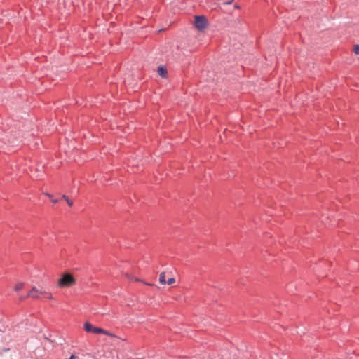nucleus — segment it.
<instances>
[{"label":"nucleus","mask_w":359,"mask_h":359,"mask_svg":"<svg viewBox=\"0 0 359 359\" xmlns=\"http://www.w3.org/2000/svg\"><path fill=\"white\" fill-rule=\"evenodd\" d=\"M83 328L86 332H89V333L91 332L93 334H102L111 337H117L114 334H113L106 330H104L102 328L95 327V326L93 325L91 323H90L89 322H86L83 324Z\"/></svg>","instance_id":"nucleus-1"},{"label":"nucleus","mask_w":359,"mask_h":359,"mask_svg":"<svg viewBox=\"0 0 359 359\" xmlns=\"http://www.w3.org/2000/svg\"><path fill=\"white\" fill-rule=\"evenodd\" d=\"M76 283V279L69 273L63 274L57 281L60 287H69Z\"/></svg>","instance_id":"nucleus-2"},{"label":"nucleus","mask_w":359,"mask_h":359,"mask_svg":"<svg viewBox=\"0 0 359 359\" xmlns=\"http://www.w3.org/2000/svg\"><path fill=\"white\" fill-rule=\"evenodd\" d=\"M194 25L198 30H204L208 25L207 18L204 15L195 16Z\"/></svg>","instance_id":"nucleus-3"},{"label":"nucleus","mask_w":359,"mask_h":359,"mask_svg":"<svg viewBox=\"0 0 359 359\" xmlns=\"http://www.w3.org/2000/svg\"><path fill=\"white\" fill-rule=\"evenodd\" d=\"M41 290H38L36 287H33L32 290L28 292L27 297L33 299H39L42 297L40 294Z\"/></svg>","instance_id":"nucleus-4"},{"label":"nucleus","mask_w":359,"mask_h":359,"mask_svg":"<svg viewBox=\"0 0 359 359\" xmlns=\"http://www.w3.org/2000/svg\"><path fill=\"white\" fill-rule=\"evenodd\" d=\"M172 273L171 271H165L160 273L159 276V282L161 284H166V280L168 279V276H170Z\"/></svg>","instance_id":"nucleus-5"},{"label":"nucleus","mask_w":359,"mask_h":359,"mask_svg":"<svg viewBox=\"0 0 359 359\" xmlns=\"http://www.w3.org/2000/svg\"><path fill=\"white\" fill-rule=\"evenodd\" d=\"M40 294L42 295L41 297H43V298L48 299H53L52 294L50 292H46L45 290L41 291Z\"/></svg>","instance_id":"nucleus-6"},{"label":"nucleus","mask_w":359,"mask_h":359,"mask_svg":"<svg viewBox=\"0 0 359 359\" xmlns=\"http://www.w3.org/2000/svg\"><path fill=\"white\" fill-rule=\"evenodd\" d=\"M158 73L159 74L160 76H161L162 77H165L166 74H167V70L165 68L163 67H159L158 68Z\"/></svg>","instance_id":"nucleus-7"},{"label":"nucleus","mask_w":359,"mask_h":359,"mask_svg":"<svg viewBox=\"0 0 359 359\" xmlns=\"http://www.w3.org/2000/svg\"><path fill=\"white\" fill-rule=\"evenodd\" d=\"M175 283V278L172 275V273L170 276H168V279L166 280V283L168 285H172Z\"/></svg>","instance_id":"nucleus-8"},{"label":"nucleus","mask_w":359,"mask_h":359,"mask_svg":"<svg viewBox=\"0 0 359 359\" xmlns=\"http://www.w3.org/2000/svg\"><path fill=\"white\" fill-rule=\"evenodd\" d=\"M24 284L22 283H18L15 286V291H20L23 288Z\"/></svg>","instance_id":"nucleus-9"},{"label":"nucleus","mask_w":359,"mask_h":359,"mask_svg":"<svg viewBox=\"0 0 359 359\" xmlns=\"http://www.w3.org/2000/svg\"><path fill=\"white\" fill-rule=\"evenodd\" d=\"M353 51L356 55H359V45H355L354 46Z\"/></svg>","instance_id":"nucleus-10"},{"label":"nucleus","mask_w":359,"mask_h":359,"mask_svg":"<svg viewBox=\"0 0 359 359\" xmlns=\"http://www.w3.org/2000/svg\"><path fill=\"white\" fill-rule=\"evenodd\" d=\"M66 201L69 207H72L73 205V201L69 198H68Z\"/></svg>","instance_id":"nucleus-11"},{"label":"nucleus","mask_w":359,"mask_h":359,"mask_svg":"<svg viewBox=\"0 0 359 359\" xmlns=\"http://www.w3.org/2000/svg\"><path fill=\"white\" fill-rule=\"evenodd\" d=\"M51 201H52L54 204H55V203H58V202L60 201V199H57V198H52V200H51Z\"/></svg>","instance_id":"nucleus-12"},{"label":"nucleus","mask_w":359,"mask_h":359,"mask_svg":"<svg viewBox=\"0 0 359 359\" xmlns=\"http://www.w3.org/2000/svg\"><path fill=\"white\" fill-rule=\"evenodd\" d=\"M62 198L67 201L69 198L66 195H62Z\"/></svg>","instance_id":"nucleus-13"},{"label":"nucleus","mask_w":359,"mask_h":359,"mask_svg":"<svg viewBox=\"0 0 359 359\" xmlns=\"http://www.w3.org/2000/svg\"><path fill=\"white\" fill-rule=\"evenodd\" d=\"M46 195L48 198H51V199L53 198V196H52L50 194L46 193Z\"/></svg>","instance_id":"nucleus-14"},{"label":"nucleus","mask_w":359,"mask_h":359,"mask_svg":"<svg viewBox=\"0 0 359 359\" xmlns=\"http://www.w3.org/2000/svg\"><path fill=\"white\" fill-rule=\"evenodd\" d=\"M75 356L74 355H71L68 359H74Z\"/></svg>","instance_id":"nucleus-15"}]
</instances>
